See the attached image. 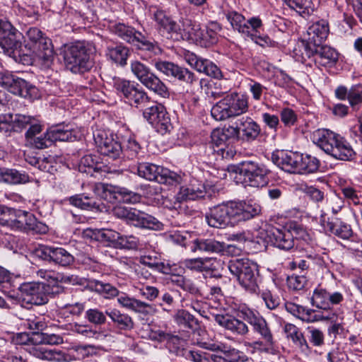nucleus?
I'll return each mask as SVG.
<instances>
[{
    "mask_svg": "<svg viewBox=\"0 0 362 362\" xmlns=\"http://www.w3.org/2000/svg\"><path fill=\"white\" fill-rule=\"evenodd\" d=\"M117 296L118 303L126 309L144 315H152L157 313V309L154 305L131 298L124 293H122Z\"/></svg>",
    "mask_w": 362,
    "mask_h": 362,
    "instance_id": "27",
    "label": "nucleus"
},
{
    "mask_svg": "<svg viewBox=\"0 0 362 362\" xmlns=\"http://www.w3.org/2000/svg\"><path fill=\"white\" fill-rule=\"evenodd\" d=\"M325 226L329 232L339 238L349 240L354 236V232L351 226L344 222L327 221Z\"/></svg>",
    "mask_w": 362,
    "mask_h": 362,
    "instance_id": "40",
    "label": "nucleus"
},
{
    "mask_svg": "<svg viewBox=\"0 0 362 362\" xmlns=\"http://www.w3.org/2000/svg\"><path fill=\"white\" fill-rule=\"evenodd\" d=\"M248 110V98L243 94L231 93L216 103L211 108V116L216 121L239 116Z\"/></svg>",
    "mask_w": 362,
    "mask_h": 362,
    "instance_id": "6",
    "label": "nucleus"
},
{
    "mask_svg": "<svg viewBox=\"0 0 362 362\" xmlns=\"http://www.w3.org/2000/svg\"><path fill=\"white\" fill-rule=\"evenodd\" d=\"M27 143L37 149H43L52 145L48 130L44 135L37 136Z\"/></svg>",
    "mask_w": 362,
    "mask_h": 362,
    "instance_id": "64",
    "label": "nucleus"
},
{
    "mask_svg": "<svg viewBox=\"0 0 362 362\" xmlns=\"http://www.w3.org/2000/svg\"><path fill=\"white\" fill-rule=\"evenodd\" d=\"M343 300L344 296L339 291L330 293L321 287L316 288L311 297L312 305L322 310H329Z\"/></svg>",
    "mask_w": 362,
    "mask_h": 362,
    "instance_id": "22",
    "label": "nucleus"
},
{
    "mask_svg": "<svg viewBox=\"0 0 362 362\" xmlns=\"http://www.w3.org/2000/svg\"><path fill=\"white\" fill-rule=\"evenodd\" d=\"M111 30L123 40L140 49L151 52L154 54L162 52V49L157 42L149 41L144 35L132 27L124 23H116L111 27Z\"/></svg>",
    "mask_w": 362,
    "mask_h": 362,
    "instance_id": "13",
    "label": "nucleus"
},
{
    "mask_svg": "<svg viewBox=\"0 0 362 362\" xmlns=\"http://www.w3.org/2000/svg\"><path fill=\"white\" fill-rule=\"evenodd\" d=\"M95 144L98 151L112 159L119 158L123 151L120 142L112 134L102 130H97L93 134Z\"/></svg>",
    "mask_w": 362,
    "mask_h": 362,
    "instance_id": "18",
    "label": "nucleus"
},
{
    "mask_svg": "<svg viewBox=\"0 0 362 362\" xmlns=\"http://www.w3.org/2000/svg\"><path fill=\"white\" fill-rule=\"evenodd\" d=\"M144 107L143 116L151 124L160 128V131H168L170 118L163 105L150 100V103Z\"/></svg>",
    "mask_w": 362,
    "mask_h": 362,
    "instance_id": "20",
    "label": "nucleus"
},
{
    "mask_svg": "<svg viewBox=\"0 0 362 362\" xmlns=\"http://www.w3.org/2000/svg\"><path fill=\"white\" fill-rule=\"evenodd\" d=\"M238 316L248 322L252 326L253 331L264 341L267 346V351L273 346L274 344L273 334L262 316L245 305L239 306Z\"/></svg>",
    "mask_w": 362,
    "mask_h": 362,
    "instance_id": "16",
    "label": "nucleus"
},
{
    "mask_svg": "<svg viewBox=\"0 0 362 362\" xmlns=\"http://www.w3.org/2000/svg\"><path fill=\"white\" fill-rule=\"evenodd\" d=\"M298 173L307 174L316 172L320 166V161L310 155L300 154Z\"/></svg>",
    "mask_w": 362,
    "mask_h": 362,
    "instance_id": "50",
    "label": "nucleus"
},
{
    "mask_svg": "<svg viewBox=\"0 0 362 362\" xmlns=\"http://www.w3.org/2000/svg\"><path fill=\"white\" fill-rule=\"evenodd\" d=\"M13 54L16 60H18L23 65H31L37 61L42 62V60L36 56V49L30 50L28 53H23L21 48H20Z\"/></svg>",
    "mask_w": 362,
    "mask_h": 362,
    "instance_id": "58",
    "label": "nucleus"
},
{
    "mask_svg": "<svg viewBox=\"0 0 362 362\" xmlns=\"http://www.w3.org/2000/svg\"><path fill=\"white\" fill-rule=\"evenodd\" d=\"M183 355L191 362H226L222 356L200 349L185 350Z\"/></svg>",
    "mask_w": 362,
    "mask_h": 362,
    "instance_id": "31",
    "label": "nucleus"
},
{
    "mask_svg": "<svg viewBox=\"0 0 362 362\" xmlns=\"http://www.w3.org/2000/svg\"><path fill=\"white\" fill-rule=\"evenodd\" d=\"M215 262L216 259L213 258L187 259L184 261V265L186 268L193 271H209L214 269V263Z\"/></svg>",
    "mask_w": 362,
    "mask_h": 362,
    "instance_id": "47",
    "label": "nucleus"
},
{
    "mask_svg": "<svg viewBox=\"0 0 362 362\" xmlns=\"http://www.w3.org/2000/svg\"><path fill=\"white\" fill-rule=\"evenodd\" d=\"M313 142L333 158L351 161L356 152L350 143L342 136L327 129H318L312 134Z\"/></svg>",
    "mask_w": 362,
    "mask_h": 362,
    "instance_id": "2",
    "label": "nucleus"
},
{
    "mask_svg": "<svg viewBox=\"0 0 362 362\" xmlns=\"http://www.w3.org/2000/svg\"><path fill=\"white\" fill-rule=\"evenodd\" d=\"M314 54L316 55L315 60L324 66H333L338 61V52L327 45L321 44L305 50V55L308 57Z\"/></svg>",
    "mask_w": 362,
    "mask_h": 362,
    "instance_id": "28",
    "label": "nucleus"
},
{
    "mask_svg": "<svg viewBox=\"0 0 362 362\" xmlns=\"http://www.w3.org/2000/svg\"><path fill=\"white\" fill-rule=\"evenodd\" d=\"M294 233L296 237L305 238V230L299 227L294 228L293 230L287 228H272L269 230L259 228L257 237L279 249L288 251L294 247Z\"/></svg>",
    "mask_w": 362,
    "mask_h": 362,
    "instance_id": "10",
    "label": "nucleus"
},
{
    "mask_svg": "<svg viewBox=\"0 0 362 362\" xmlns=\"http://www.w3.org/2000/svg\"><path fill=\"white\" fill-rule=\"evenodd\" d=\"M300 153L276 151L271 156L272 161L279 168L290 173H298Z\"/></svg>",
    "mask_w": 362,
    "mask_h": 362,
    "instance_id": "23",
    "label": "nucleus"
},
{
    "mask_svg": "<svg viewBox=\"0 0 362 362\" xmlns=\"http://www.w3.org/2000/svg\"><path fill=\"white\" fill-rule=\"evenodd\" d=\"M235 124H238L240 139L251 142L256 140L261 134L259 125L252 118L246 117L238 119Z\"/></svg>",
    "mask_w": 362,
    "mask_h": 362,
    "instance_id": "30",
    "label": "nucleus"
},
{
    "mask_svg": "<svg viewBox=\"0 0 362 362\" xmlns=\"http://www.w3.org/2000/svg\"><path fill=\"white\" fill-rule=\"evenodd\" d=\"M155 68L168 77L177 78L182 66L168 61L157 60L154 62Z\"/></svg>",
    "mask_w": 362,
    "mask_h": 362,
    "instance_id": "54",
    "label": "nucleus"
},
{
    "mask_svg": "<svg viewBox=\"0 0 362 362\" xmlns=\"http://www.w3.org/2000/svg\"><path fill=\"white\" fill-rule=\"evenodd\" d=\"M284 331L286 334V337L290 339L293 343L302 351H308V344L303 336V334L294 325L286 323L284 325Z\"/></svg>",
    "mask_w": 362,
    "mask_h": 362,
    "instance_id": "38",
    "label": "nucleus"
},
{
    "mask_svg": "<svg viewBox=\"0 0 362 362\" xmlns=\"http://www.w3.org/2000/svg\"><path fill=\"white\" fill-rule=\"evenodd\" d=\"M344 206V201L336 194H332L327 198L325 211H322L320 221L325 225L327 212L331 211L333 214H338Z\"/></svg>",
    "mask_w": 362,
    "mask_h": 362,
    "instance_id": "52",
    "label": "nucleus"
},
{
    "mask_svg": "<svg viewBox=\"0 0 362 362\" xmlns=\"http://www.w3.org/2000/svg\"><path fill=\"white\" fill-rule=\"evenodd\" d=\"M163 168L149 163H139L137 167V173L141 177L158 182Z\"/></svg>",
    "mask_w": 362,
    "mask_h": 362,
    "instance_id": "42",
    "label": "nucleus"
},
{
    "mask_svg": "<svg viewBox=\"0 0 362 362\" xmlns=\"http://www.w3.org/2000/svg\"><path fill=\"white\" fill-rule=\"evenodd\" d=\"M112 86L117 94L132 107L144 108L150 103L151 98L148 93L134 81L115 77L112 78Z\"/></svg>",
    "mask_w": 362,
    "mask_h": 362,
    "instance_id": "9",
    "label": "nucleus"
},
{
    "mask_svg": "<svg viewBox=\"0 0 362 362\" xmlns=\"http://www.w3.org/2000/svg\"><path fill=\"white\" fill-rule=\"evenodd\" d=\"M35 255L43 261L66 267L74 261V257L62 247L40 245L35 250Z\"/></svg>",
    "mask_w": 362,
    "mask_h": 362,
    "instance_id": "19",
    "label": "nucleus"
},
{
    "mask_svg": "<svg viewBox=\"0 0 362 362\" xmlns=\"http://www.w3.org/2000/svg\"><path fill=\"white\" fill-rule=\"evenodd\" d=\"M205 193L204 188L202 185L197 187L194 186H182L180 188L179 192L176 194L175 199L180 203L187 200H196L204 197Z\"/></svg>",
    "mask_w": 362,
    "mask_h": 362,
    "instance_id": "43",
    "label": "nucleus"
},
{
    "mask_svg": "<svg viewBox=\"0 0 362 362\" xmlns=\"http://www.w3.org/2000/svg\"><path fill=\"white\" fill-rule=\"evenodd\" d=\"M93 191L97 196L108 202H112L118 199L116 187L112 185L97 183L94 186Z\"/></svg>",
    "mask_w": 362,
    "mask_h": 362,
    "instance_id": "53",
    "label": "nucleus"
},
{
    "mask_svg": "<svg viewBox=\"0 0 362 362\" xmlns=\"http://www.w3.org/2000/svg\"><path fill=\"white\" fill-rule=\"evenodd\" d=\"M113 214L135 227L152 230H159L162 223L155 217L134 208L117 206L113 209Z\"/></svg>",
    "mask_w": 362,
    "mask_h": 362,
    "instance_id": "14",
    "label": "nucleus"
},
{
    "mask_svg": "<svg viewBox=\"0 0 362 362\" xmlns=\"http://www.w3.org/2000/svg\"><path fill=\"white\" fill-rule=\"evenodd\" d=\"M0 182L11 185L24 184L29 182V176L16 169L0 168Z\"/></svg>",
    "mask_w": 362,
    "mask_h": 362,
    "instance_id": "36",
    "label": "nucleus"
},
{
    "mask_svg": "<svg viewBox=\"0 0 362 362\" xmlns=\"http://www.w3.org/2000/svg\"><path fill=\"white\" fill-rule=\"evenodd\" d=\"M64 61L66 67L73 73H83L93 66L89 50L81 42L65 47Z\"/></svg>",
    "mask_w": 362,
    "mask_h": 362,
    "instance_id": "11",
    "label": "nucleus"
},
{
    "mask_svg": "<svg viewBox=\"0 0 362 362\" xmlns=\"http://www.w3.org/2000/svg\"><path fill=\"white\" fill-rule=\"evenodd\" d=\"M182 182V177L168 168H163V170L158 179V183L169 185H177Z\"/></svg>",
    "mask_w": 362,
    "mask_h": 362,
    "instance_id": "57",
    "label": "nucleus"
},
{
    "mask_svg": "<svg viewBox=\"0 0 362 362\" xmlns=\"http://www.w3.org/2000/svg\"><path fill=\"white\" fill-rule=\"evenodd\" d=\"M32 120H35V119L30 116L20 114L12 115L11 122L13 132H21L28 124H32Z\"/></svg>",
    "mask_w": 362,
    "mask_h": 362,
    "instance_id": "60",
    "label": "nucleus"
},
{
    "mask_svg": "<svg viewBox=\"0 0 362 362\" xmlns=\"http://www.w3.org/2000/svg\"><path fill=\"white\" fill-rule=\"evenodd\" d=\"M329 31V24L325 20H321L312 24L307 31L308 40L301 42L305 50L321 45L327 37Z\"/></svg>",
    "mask_w": 362,
    "mask_h": 362,
    "instance_id": "24",
    "label": "nucleus"
},
{
    "mask_svg": "<svg viewBox=\"0 0 362 362\" xmlns=\"http://www.w3.org/2000/svg\"><path fill=\"white\" fill-rule=\"evenodd\" d=\"M86 318L93 325H101L106 322V313H103L97 308H91L86 310Z\"/></svg>",
    "mask_w": 362,
    "mask_h": 362,
    "instance_id": "59",
    "label": "nucleus"
},
{
    "mask_svg": "<svg viewBox=\"0 0 362 362\" xmlns=\"http://www.w3.org/2000/svg\"><path fill=\"white\" fill-rule=\"evenodd\" d=\"M225 249V243L214 238H198L194 240V251L221 253Z\"/></svg>",
    "mask_w": 362,
    "mask_h": 362,
    "instance_id": "32",
    "label": "nucleus"
},
{
    "mask_svg": "<svg viewBox=\"0 0 362 362\" xmlns=\"http://www.w3.org/2000/svg\"><path fill=\"white\" fill-rule=\"evenodd\" d=\"M348 100L352 107L362 103V85L353 86L349 90Z\"/></svg>",
    "mask_w": 362,
    "mask_h": 362,
    "instance_id": "63",
    "label": "nucleus"
},
{
    "mask_svg": "<svg viewBox=\"0 0 362 362\" xmlns=\"http://www.w3.org/2000/svg\"><path fill=\"white\" fill-rule=\"evenodd\" d=\"M228 268L239 284L252 293L259 291L257 265L247 259H234L228 262Z\"/></svg>",
    "mask_w": 362,
    "mask_h": 362,
    "instance_id": "8",
    "label": "nucleus"
},
{
    "mask_svg": "<svg viewBox=\"0 0 362 362\" xmlns=\"http://www.w3.org/2000/svg\"><path fill=\"white\" fill-rule=\"evenodd\" d=\"M185 59L189 66L200 73H204L215 78H221L222 77L220 69L208 59L199 57L189 52L185 53Z\"/></svg>",
    "mask_w": 362,
    "mask_h": 362,
    "instance_id": "25",
    "label": "nucleus"
},
{
    "mask_svg": "<svg viewBox=\"0 0 362 362\" xmlns=\"http://www.w3.org/2000/svg\"><path fill=\"white\" fill-rule=\"evenodd\" d=\"M0 223L11 229L25 233L45 234L48 231L47 225L38 221L33 214L10 208L3 210V217L0 218Z\"/></svg>",
    "mask_w": 362,
    "mask_h": 362,
    "instance_id": "5",
    "label": "nucleus"
},
{
    "mask_svg": "<svg viewBox=\"0 0 362 362\" xmlns=\"http://www.w3.org/2000/svg\"><path fill=\"white\" fill-rule=\"evenodd\" d=\"M130 69L133 75L146 88L162 98L169 97L170 93L166 85L146 64L134 60L131 62Z\"/></svg>",
    "mask_w": 362,
    "mask_h": 362,
    "instance_id": "12",
    "label": "nucleus"
},
{
    "mask_svg": "<svg viewBox=\"0 0 362 362\" xmlns=\"http://www.w3.org/2000/svg\"><path fill=\"white\" fill-rule=\"evenodd\" d=\"M269 173V170L261 163L253 160H244L237 167L235 179L245 187L259 188L268 184Z\"/></svg>",
    "mask_w": 362,
    "mask_h": 362,
    "instance_id": "7",
    "label": "nucleus"
},
{
    "mask_svg": "<svg viewBox=\"0 0 362 362\" xmlns=\"http://www.w3.org/2000/svg\"><path fill=\"white\" fill-rule=\"evenodd\" d=\"M106 315L111 319L117 328L122 330H131L134 323L131 316L120 310L113 308L106 311Z\"/></svg>",
    "mask_w": 362,
    "mask_h": 362,
    "instance_id": "33",
    "label": "nucleus"
},
{
    "mask_svg": "<svg viewBox=\"0 0 362 362\" xmlns=\"http://www.w3.org/2000/svg\"><path fill=\"white\" fill-rule=\"evenodd\" d=\"M0 86L24 98L32 100L37 95V89L35 86L8 71L0 72Z\"/></svg>",
    "mask_w": 362,
    "mask_h": 362,
    "instance_id": "17",
    "label": "nucleus"
},
{
    "mask_svg": "<svg viewBox=\"0 0 362 362\" xmlns=\"http://www.w3.org/2000/svg\"><path fill=\"white\" fill-rule=\"evenodd\" d=\"M286 310L296 317L307 322H315L317 320L316 316L313 315V310L304 308L293 303H286Z\"/></svg>",
    "mask_w": 362,
    "mask_h": 362,
    "instance_id": "46",
    "label": "nucleus"
},
{
    "mask_svg": "<svg viewBox=\"0 0 362 362\" xmlns=\"http://www.w3.org/2000/svg\"><path fill=\"white\" fill-rule=\"evenodd\" d=\"M228 21L233 30L238 31L244 38L249 39L262 47L273 46L274 41L267 35H261L263 29L262 21L259 17L249 19L237 11H230L226 14Z\"/></svg>",
    "mask_w": 362,
    "mask_h": 362,
    "instance_id": "4",
    "label": "nucleus"
},
{
    "mask_svg": "<svg viewBox=\"0 0 362 362\" xmlns=\"http://www.w3.org/2000/svg\"><path fill=\"white\" fill-rule=\"evenodd\" d=\"M69 203L84 210L99 209L100 204L88 196L76 194L69 199Z\"/></svg>",
    "mask_w": 362,
    "mask_h": 362,
    "instance_id": "51",
    "label": "nucleus"
},
{
    "mask_svg": "<svg viewBox=\"0 0 362 362\" xmlns=\"http://www.w3.org/2000/svg\"><path fill=\"white\" fill-rule=\"evenodd\" d=\"M203 347L211 351L221 352L226 356L230 357L233 360L239 357L240 351L238 349L221 341L204 342L203 344Z\"/></svg>",
    "mask_w": 362,
    "mask_h": 362,
    "instance_id": "49",
    "label": "nucleus"
},
{
    "mask_svg": "<svg viewBox=\"0 0 362 362\" xmlns=\"http://www.w3.org/2000/svg\"><path fill=\"white\" fill-rule=\"evenodd\" d=\"M0 285L1 290L8 298L21 299L23 302L31 305H43L48 301L47 288L45 284L40 282H25L18 287L19 293L16 296L13 291L8 290L11 286L9 273L4 268L0 267Z\"/></svg>",
    "mask_w": 362,
    "mask_h": 362,
    "instance_id": "3",
    "label": "nucleus"
},
{
    "mask_svg": "<svg viewBox=\"0 0 362 362\" xmlns=\"http://www.w3.org/2000/svg\"><path fill=\"white\" fill-rule=\"evenodd\" d=\"M123 151L128 153V157L133 158L136 156L141 149L139 144L132 136L124 139Z\"/></svg>",
    "mask_w": 362,
    "mask_h": 362,
    "instance_id": "62",
    "label": "nucleus"
},
{
    "mask_svg": "<svg viewBox=\"0 0 362 362\" xmlns=\"http://www.w3.org/2000/svg\"><path fill=\"white\" fill-rule=\"evenodd\" d=\"M129 55V49L122 45L115 47L110 46L107 49V56L113 62L122 66L127 64V60Z\"/></svg>",
    "mask_w": 362,
    "mask_h": 362,
    "instance_id": "45",
    "label": "nucleus"
},
{
    "mask_svg": "<svg viewBox=\"0 0 362 362\" xmlns=\"http://www.w3.org/2000/svg\"><path fill=\"white\" fill-rule=\"evenodd\" d=\"M284 3L300 15L309 14L312 9L311 0H282Z\"/></svg>",
    "mask_w": 362,
    "mask_h": 362,
    "instance_id": "56",
    "label": "nucleus"
},
{
    "mask_svg": "<svg viewBox=\"0 0 362 362\" xmlns=\"http://www.w3.org/2000/svg\"><path fill=\"white\" fill-rule=\"evenodd\" d=\"M25 37L30 43V49H36V56L42 64L49 66L54 59V49L50 39L45 37L37 28H30L25 33Z\"/></svg>",
    "mask_w": 362,
    "mask_h": 362,
    "instance_id": "15",
    "label": "nucleus"
},
{
    "mask_svg": "<svg viewBox=\"0 0 362 362\" xmlns=\"http://www.w3.org/2000/svg\"><path fill=\"white\" fill-rule=\"evenodd\" d=\"M214 154H216L222 159H231L235 154V151L230 144L214 146L211 147Z\"/></svg>",
    "mask_w": 362,
    "mask_h": 362,
    "instance_id": "61",
    "label": "nucleus"
},
{
    "mask_svg": "<svg viewBox=\"0 0 362 362\" xmlns=\"http://www.w3.org/2000/svg\"><path fill=\"white\" fill-rule=\"evenodd\" d=\"M86 286L89 290L100 294L105 298H112L119 295V291L116 287L98 280H90Z\"/></svg>",
    "mask_w": 362,
    "mask_h": 362,
    "instance_id": "37",
    "label": "nucleus"
},
{
    "mask_svg": "<svg viewBox=\"0 0 362 362\" xmlns=\"http://www.w3.org/2000/svg\"><path fill=\"white\" fill-rule=\"evenodd\" d=\"M22 34L16 29L0 40V46L4 53L11 55L21 48Z\"/></svg>",
    "mask_w": 362,
    "mask_h": 362,
    "instance_id": "39",
    "label": "nucleus"
},
{
    "mask_svg": "<svg viewBox=\"0 0 362 362\" xmlns=\"http://www.w3.org/2000/svg\"><path fill=\"white\" fill-rule=\"evenodd\" d=\"M30 353L36 358L55 362H64L66 360V354L59 350L47 349L43 347H32Z\"/></svg>",
    "mask_w": 362,
    "mask_h": 362,
    "instance_id": "34",
    "label": "nucleus"
},
{
    "mask_svg": "<svg viewBox=\"0 0 362 362\" xmlns=\"http://www.w3.org/2000/svg\"><path fill=\"white\" fill-rule=\"evenodd\" d=\"M176 79L184 83L186 92L191 94L194 93L199 82L195 74L185 67H182Z\"/></svg>",
    "mask_w": 362,
    "mask_h": 362,
    "instance_id": "44",
    "label": "nucleus"
},
{
    "mask_svg": "<svg viewBox=\"0 0 362 362\" xmlns=\"http://www.w3.org/2000/svg\"><path fill=\"white\" fill-rule=\"evenodd\" d=\"M173 318L176 325L183 329L194 330L199 326L198 320L189 311L184 309L177 310Z\"/></svg>",
    "mask_w": 362,
    "mask_h": 362,
    "instance_id": "35",
    "label": "nucleus"
},
{
    "mask_svg": "<svg viewBox=\"0 0 362 362\" xmlns=\"http://www.w3.org/2000/svg\"><path fill=\"white\" fill-rule=\"evenodd\" d=\"M48 135L50 136L52 144L57 141H68L75 139L76 136L69 129H62L59 126L52 127L48 129Z\"/></svg>",
    "mask_w": 362,
    "mask_h": 362,
    "instance_id": "55",
    "label": "nucleus"
},
{
    "mask_svg": "<svg viewBox=\"0 0 362 362\" xmlns=\"http://www.w3.org/2000/svg\"><path fill=\"white\" fill-rule=\"evenodd\" d=\"M169 279L173 285L180 287L185 291L189 292L192 295L199 293V290L194 282L182 275L177 274L175 272H173L170 274Z\"/></svg>",
    "mask_w": 362,
    "mask_h": 362,
    "instance_id": "48",
    "label": "nucleus"
},
{
    "mask_svg": "<svg viewBox=\"0 0 362 362\" xmlns=\"http://www.w3.org/2000/svg\"><path fill=\"white\" fill-rule=\"evenodd\" d=\"M215 322L221 327L232 334L245 337L249 332V327L243 320L228 314H216L214 315Z\"/></svg>",
    "mask_w": 362,
    "mask_h": 362,
    "instance_id": "26",
    "label": "nucleus"
},
{
    "mask_svg": "<svg viewBox=\"0 0 362 362\" xmlns=\"http://www.w3.org/2000/svg\"><path fill=\"white\" fill-rule=\"evenodd\" d=\"M261 206L250 202H230L209 209L205 214L207 224L215 228H225L232 222L245 221L259 215Z\"/></svg>",
    "mask_w": 362,
    "mask_h": 362,
    "instance_id": "1",
    "label": "nucleus"
},
{
    "mask_svg": "<svg viewBox=\"0 0 362 362\" xmlns=\"http://www.w3.org/2000/svg\"><path fill=\"white\" fill-rule=\"evenodd\" d=\"M185 30H187L186 37L201 47H207L216 43L213 39L214 34L210 32V35L206 28H202L199 24L188 21Z\"/></svg>",
    "mask_w": 362,
    "mask_h": 362,
    "instance_id": "29",
    "label": "nucleus"
},
{
    "mask_svg": "<svg viewBox=\"0 0 362 362\" xmlns=\"http://www.w3.org/2000/svg\"><path fill=\"white\" fill-rule=\"evenodd\" d=\"M154 20L160 26V32L165 35L167 38L174 41H179L187 37V32L185 33L181 29L179 24L175 21L167 17L161 11L155 12Z\"/></svg>",
    "mask_w": 362,
    "mask_h": 362,
    "instance_id": "21",
    "label": "nucleus"
},
{
    "mask_svg": "<svg viewBox=\"0 0 362 362\" xmlns=\"http://www.w3.org/2000/svg\"><path fill=\"white\" fill-rule=\"evenodd\" d=\"M34 345H58L63 343L62 336L55 334H47L39 331L33 332L29 338Z\"/></svg>",
    "mask_w": 362,
    "mask_h": 362,
    "instance_id": "41",
    "label": "nucleus"
}]
</instances>
